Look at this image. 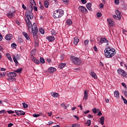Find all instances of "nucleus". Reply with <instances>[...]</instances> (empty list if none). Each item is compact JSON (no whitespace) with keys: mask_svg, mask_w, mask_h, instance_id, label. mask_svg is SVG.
<instances>
[{"mask_svg":"<svg viewBox=\"0 0 127 127\" xmlns=\"http://www.w3.org/2000/svg\"><path fill=\"white\" fill-rule=\"evenodd\" d=\"M96 15H97L98 17H101V16H102V13L97 12Z\"/></svg>","mask_w":127,"mask_h":127,"instance_id":"8fccbe9b","label":"nucleus"},{"mask_svg":"<svg viewBox=\"0 0 127 127\" xmlns=\"http://www.w3.org/2000/svg\"><path fill=\"white\" fill-rule=\"evenodd\" d=\"M51 95L54 98H57L59 96V94L56 92H54L53 93H51Z\"/></svg>","mask_w":127,"mask_h":127,"instance_id":"72a5a7b5","label":"nucleus"},{"mask_svg":"<svg viewBox=\"0 0 127 127\" xmlns=\"http://www.w3.org/2000/svg\"><path fill=\"white\" fill-rule=\"evenodd\" d=\"M3 51V48L2 47L0 46V52H2Z\"/></svg>","mask_w":127,"mask_h":127,"instance_id":"69168bd1","label":"nucleus"},{"mask_svg":"<svg viewBox=\"0 0 127 127\" xmlns=\"http://www.w3.org/2000/svg\"><path fill=\"white\" fill-rule=\"evenodd\" d=\"M100 123L102 125V126L104 125V122H105V117L102 116L101 118H100Z\"/></svg>","mask_w":127,"mask_h":127,"instance_id":"7c9ffc66","label":"nucleus"},{"mask_svg":"<svg viewBox=\"0 0 127 127\" xmlns=\"http://www.w3.org/2000/svg\"><path fill=\"white\" fill-rule=\"evenodd\" d=\"M35 42V47H38L39 46V39H34Z\"/></svg>","mask_w":127,"mask_h":127,"instance_id":"aec40b11","label":"nucleus"},{"mask_svg":"<svg viewBox=\"0 0 127 127\" xmlns=\"http://www.w3.org/2000/svg\"><path fill=\"white\" fill-rule=\"evenodd\" d=\"M38 32V29H35L32 31V33H33L34 39H38V35H37Z\"/></svg>","mask_w":127,"mask_h":127,"instance_id":"6e6552de","label":"nucleus"},{"mask_svg":"<svg viewBox=\"0 0 127 127\" xmlns=\"http://www.w3.org/2000/svg\"><path fill=\"white\" fill-rule=\"evenodd\" d=\"M73 117H74V118H75V119H76L77 120V121H79V117H78V116H77L76 115H74Z\"/></svg>","mask_w":127,"mask_h":127,"instance_id":"e2e57ef3","label":"nucleus"},{"mask_svg":"<svg viewBox=\"0 0 127 127\" xmlns=\"http://www.w3.org/2000/svg\"><path fill=\"white\" fill-rule=\"evenodd\" d=\"M26 22L28 28H31V26H32V24H31V22H30V20H26Z\"/></svg>","mask_w":127,"mask_h":127,"instance_id":"4be33fe9","label":"nucleus"},{"mask_svg":"<svg viewBox=\"0 0 127 127\" xmlns=\"http://www.w3.org/2000/svg\"><path fill=\"white\" fill-rule=\"evenodd\" d=\"M122 99L124 101V104H126V105H127V100L126 99V98H124V96H122Z\"/></svg>","mask_w":127,"mask_h":127,"instance_id":"4c0bfd02","label":"nucleus"},{"mask_svg":"<svg viewBox=\"0 0 127 127\" xmlns=\"http://www.w3.org/2000/svg\"><path fill=\"white\" fill-rule=\"evenodd\" d=\"M104 54L107 58H112L113 56L116 55V50L113 48L108 47L104 50Z\"/></svg>","mask_w":127,"mask_h":127,"instance_id":"f257e3e1","label":"nucleus"},{"mask_svg":"<svg viewBox=\"0 0 127 127\" xmlns=\"http://www.w3.org/2000/svg\"><path fill=\"white\" fill-rule=\"evenodd\" d=\"M22 105L24 109H26L27 108H28V105L26 104L25 103H23Z\"/></svg>","mask_w":127,"mask_h":127,"instance_id":"37998d69","label":"nucleus"},{"mask_svg":"<svg viewBox=\"0 0 127 127\" xmlns=\"http://www.w3.org/2000/svg\"><path fill=\"white\" fill-rule=\"evenodd\" d=\"M15 113L16 114L17 116H24V115H25V112L22 111V110H15Z\"/></svg>","mask_w":127,"mask_h":127,"instance_id":"9b49d317","label":"nucleus"},{"mask_svg":"<svg viewBox=\"0 0 127 127\" xmlns=\"http://www.w3.org/2000/svg\"><path fill=\"white\" fill-rule=\"evenodd\" d=\"M13 126V124L12 123H9L8 124V127H11Z\"/></svg>","mask_w":127,"mask_h":127,"instance_id":"bf43d9fd","label":"nucleus"},{"mask_svg":"<svg viewBox=\"0 0 127 127\" xmlns=\"http://www.w3.org/2000/svg\"><path fill=\"white\" fill-rule=\"evenodd\" d=\"M100 110L97 109L96 108H94L92 109V111L94 113V114H97L98 112H99Z\"/></svg>","mask_w":127,"mask_h":127,"instance_id":"c9c22d12","label":"nucleus"},{"mask_svg":"<svg viewBox=\"0 0 127 127\" xmlns=\"http://www.w3.org/2000/svg\"><path fill=\"white\" fill-rule=\"evenodd\" d=\"M64 15V11L62 9H58L54 12L53 17L54 18H60Z\"/></svg>","mask_w":127,"mask_h":127,"instance_id":"f03ea898","label":"nucleus"},{"mask_svg":"<svg viewBox=\"0 0 127 127\" xmlns=\"http://www.w3.org/2000/svg\"><path fill=\"white\" fill-rule=\"evenodd\" d=\"M15 15V13L14 12H9L7 14V16L8 17V18H12L13 16Z\"/></svg>","mask_w":127,"mask_h":127,"instance_id":"2eb2a0df","label":"nucleus"},{"mask_svg":"<svg viewBox=\"0 0 127 127\" xmlns=\"http://www.w3.org/2000/svg\"><path fill=\"white\" fill-rule=\"evenodd\" d=\"M40 61L41 63H45V61L43 58H40Z\"/></svg>","mask_w":127,"mask_h":127,"instance_id":"c03bdc74","label":"nucleus"},{"mask_svg":"<svg viewBox=\"0 0 127 127\" xmlns=\"http://www.w3.org/2000/svg\"><path fill=\"white\" fill-rule=\"evenodd\" d=\"M7 113H8V114H14V111H12V110H8V111H7Z\"/></svg>","mask_w":127,"mask_h":127,"instance_id":"de8ad7c7","label":"nucleus"},{"mask_svg":"<svg viewBox=\"0 0 127 127\" xmlns=\"http://www.w3.org/2000/svg\"><path fill=\"white\" fill-rule=\"evenodd\" d=\"M89 113H90V111L87 110L86 111H84L83 112V113L84 114V115H87V114H89Z\"/></svg>","mask_w":127,"mask_h":127,"instance_id":"052dcab7","label":"nucleus"},{"mask_svg":"<svg viewBox=\"0 0 127 127\" xmlns=\"http://www.w3.org/2000/svg\"><path fill=\"white\" fill-rule=\"evenodd\" d=\"M65 66H66V64L62 63V64H59V65L58 66V68H59V69H63V68L64 67H65Z\"/></svg>","mask_w":127,"mask_h":127,"instance_id":"a878e982","label":"nucleus"},{"mask_svg":"<svg viewBox=\"0 0 127 127\" xmlns=\"http://www.w3.org/2000/svg\"><path fill=\"white\" fill-rule=\"evenodd\" d=\"M66 23L67 25H71L73 23V22H72V20L70 19H67L66 21Z\"/></svg>","mask_w":127,"mask_h":127,"instance_id":"c756f323","label":"nucleus"},{"mask_svg":"<svg viewBox=\"0 0 127 127\" xmlns=\"http://www.w3.org/2000/svg\"><path fill=\"white\" fill-rule=\"evenodd\" d=\"M122 85L124 88H125V89H127V85L126 84V83H122Z\"/></svg>","mask_w":127,"mask_h":127,"instance_id":"4d7b16f0","label":"nucleus"},{"mask_svg":"<svg viewBox=\"0 0 127 127\" xmlns=\"http://www.w3.org/2000/svg\"><path fill=\"white\" fill-rule=\"evenodd\" d=\"M116 14L117 15H113V18H114L115 19H121L122 18V13L119 11V10H116Z\"/></svg>","mask_w":127,"mask_h":127,"instance_id":"39448f33","label":"nucleus"},{"mask_svg":"<svg viewBox=\"0 0 127 127\" xmlns=\"http://www.w3.org/2000/svg\"><path fill=\"white\" fill-rule=\"evenodd\" d=\"M70 60L75 64V65H77L79 66L81 65V60L78 58H76L74 56H71L70 57Z\"/></svg>","mask_w":127,"mask_h":127,"instance_id":"7ed1b4c3","label":"nucleus"},{"mask_svg":"<svg viewBox=\"0 0 127 127\" xmlns=\"http://www.w3.org/2000/svg\"><path fill=\"white\" fill-rule=\"evenodd\" d=\"M88 118H89V119H93V116H91V115L89 114Z\"/></svg>","mask_w":127,"mask_h":127,"instance_id":"338daca9","label":"nucleus"},{"mask_svg":"<svg viewBox=\"0 0 127 127\" xmlns=\"http://www.w3.org/2000/svg\"><path fill=\"white\" fill-rule=\"evenodd\" d=\"M79 11L83 12V13H87L88 12V10L85 7L83 6H79L78 7Z\"/></svg>","mask_w":127,"mask_h":127,"instance_id":"1a4fd4ad","label":"nucleus"},{"mask_svg":"<svg viewBox=\"0 0 127 127\" xmlns=\"http://www.w3.org/2000/svg\"><path fill=\"white\" fill-rule=\"evenodd\" d=\"M78 43H79V38H78V37H77L74 38V40H73L74 44L75 45H77V44H78Z\"/></svg>","mask_w":127,"mask_h":127,"instance_id":"b1692460","label":"nucleus"},{"mask_svg":"<svg viewBox=\"0 0 127 127\" xmlns=\"http://www.w3.org/2000/svg\"><path fill=\"white\" fill-rule=\"evenodd\" d=\"M5 39L6 40H11L12 39V35L8 34L5 36Z\"/></svg>","mask_w":127,"mask_h":127,"instance_id":"a211bd4d","label":"nucleus"},{"mask_svg":"<svg viewBox=\"0 0 127 127\" xmlns=\"http://www.w3.org/2000/svg\"><path fill=\"white\" fill-rule=\"evenodd\" d=\"M22 8H23V9H24L25 10H26V7L25 6V5H24V4H23L22 5Z\"/></svg>","mask_w":127,"mask_h":127,"instance_id":"13d9d810","label":"nucleus"},{"mask_svg":"<svg viewBox=\"0 0 127 127\" xmlns=\"http://www.w3.org/2000/svg\"><path fill=\"white\" fill-rule=\"evenodd\" d=\"M117 72L119 75H121L123 77H127V72L122 68H119L117 69Z\"/></svg>","mask_w":127,"mask_h":127,"instance_id":"423d86ee","label":"nucleus"},{"mask_svg":"<svg viewBox=\"0 0 127 127\" xmlns=\"http://www.w3.org/2000/svg\"><path fill=\"white\" fill-rule=\"evenodd\" d=\"M72 127H80V124L78 123H76L75 124H72L71 125Z\"/></svg>","mask_w":127,"mask_h":127,"instance_id":"58836bf2","label":"nucleus"},{"mask_svg":"<svg viewBox=\"0 0 127 127\" xmlns=\"http://www.w3.org/2000/svg\"><path fill=\"white\" fill-rule=\"evenodd\" d=\"M114 97L116 99H120V92L118 90H116L114 92Z\"/></svg>","mask_w":127,"mask_h":127,"instance_id":"4468645a","label":"nucleus"},{"mask_svg":"<svg viewBox=\"0 0 127 127\" xmlns=\"http://www.w3.org/2000/svg\"><path fill=\"white\" fill-rule=\"evenodd\" d=\"M25 16H26L27 20L33 19V13L31 12V11L30 10H27L25 12Z\"/></svg>","mask_w":127,"mask_h":127,"instance_id":"20e7f679","label":"nucleus"},{"mask_svg":"<svg viewBox=\"0 0 127 127\" xmlns=\"http://www.w3.org/2000/svg\"><path fill=\"white\" fill-rule=\"evenodd\" d=\"M90 41H89V40H86L84 41V44L85 45V46H87V45H88V44H89V42Z\"/></svg>","mask_w":127,"mask_h":127,"instance_id":"a18cd8bd","label":"nucleus"},{"mask_svg":"<svg viewBox=\"0 0 127 127\" xmlns=\"http://www.w3.org/2000/svg\"><path fill=\"white\" fill-rule=\"evenodd\" d=\"M99 6L100 7V8H103L104 7V4L100 3Z\"/></svg>","mask_w":127,"mask_h":127,"instance_id":"680f3d73","label":"nucleus"},{"mask_svg":"<svg viewBox=\"0 0 127 127\" xmlns=\"http://www.w3.org/2000/svg\"><path fill=\"white\" fill-rule=\"evenodd\" d=\"M33 8L34 10H35V11H37V7L34 6Z\"/></svg>","mask_w":127,"mask_h":127,"instance_id":"0e129e2a","label":"nucleus"},{"mask_svg":"<svg viewBox=\"0 0 127 127\" xmlns=\"http://www.w3.org/2000/svg\"><path fill=\"white\" fill-rule=\"evenodd\" d=\"M6 57H7V59L10 62H12V59H11V56L8 53L6 54Z\"/></svg>","mask_w":127,"mask_h":127,"instance_id":"bb28decb","label":"nucleus"},{"mask_svg":"<svg viewBox=\"0 0 127 127\" xmlns=\"http://www.w3.org/2000/svg\"><path fill=\"white\" fill-rule=\"evenodd\" d=\"M107 21L110 26H113L114 25V22L111 19H107Z\"/></svg>","mask_w":127,"mask_h":127,"instance_id":"c85d7f7f","label":"nucleus"},{"mask_svg":"<svg viewBox=\"0 0 127 127\" xmlns=\"http://www.w3.org/2000/svg\"><path fill=\"white\" fill-rule=\"evenodd\" d=\"M39 31L41 34H44L45 31L44 29H43V28H40L39 29Z\"/></svg>","mask_w":127,"mask_h":127,"instance_id":"79ce46f5","label":"nucleus"},{"mask_svg":"<svg viewBox=\"0 0 127 127\" xmlns=\"http://www.w3.org/2000/svg\"><path fill=\"white\" fill-rule=\"evenodd\" d=\"M18 43H22L23 42V40L21 38H18Z\"/></svg>","mask_w":127,"mask_h":127,"instance_id":"ea45409f","label":"nucleus"},{"mask_svg":"<svg viewBox=\"0 0 127 127\" xmlns=\"http://www.w3.org/2000/svg\"><path fill=\"white\" fill-rule=\"evenodd\" d=\"M33 116L34 118H38V117H40V114H34L33 115Z\"/></svg>","mask_w":127,"mask_h":127,"instance_id":"09e8293b","label":"nucleus"},{"mask_svg":"<svg viewBox=\"0 0 127 127\" xmlns=\"http://www.w3.org/2000/svg\"><path fill=\"white\" fill-rule=\"evenodd\" d=\"M11 48H16V44H15V43H12L11 45Z\"/></svg>","mask_w":127,"mask_h":127,"instance_id":"49530a36","label":"nucleus"},{"mask_svg":"<svg viewBox=\"0 0 127 127\" xmlns=\"http://www.w3.org/2000/svg\"><path fill=\"white\" fill-rule=\"evenodd\" d=\"M115 3H116V4H119V3H120V0H115Z\"/></svg>","mask_w":127,"mask_h":127,"instance_id":"5fc2aeb1","label":"nucleus"},{"mask_svg":"<svg viewBox=\"0 0 127 127\" xmlns=\"http://www.w3.org/2000/svg\"><path fill=\"white\" fill-rule=\"evenodd\" d=\"M88 91L84 90L83 100L87 101L88 100Z\"/></svg>","mask_w":127,"mask_h":127,"instance_id":"f3484780","label":"nucleus"},{"mask_svg":"<svg viewBox=\"0 0 127 127\" xmlns=\"http://www.w3.org/2000/svg\"><path fill=\"white\" fill-rule=\"evenodd\" d=\"M55 39V37L53 36H49L46 37V40L49 41V42H53V41H54Z\"/></svg>","mask_w":127,"mask_h":127,"instance_id":"9d476101","label":"nucleus"},{"mask_svg":"<svg viewBox=\"0 0 127 127\" xmlns=\"http://www.w3.org/2000/svg\"><path fill=\"white\" fill-rule=\"evenodd\" d=\"M31 59L34 63H36V64H39L40 63L39 60L35 58L34 57H32Z\"/></svg>","mask_w":127,"mask_h":127,"instance_id":"dca6fc26","label":"nucleus"},{"mask_svg":"<svg viewBox=\"0 0 127 127\" xmlns=\"http://www.w3.org/2000/svg\"><path fill=\"white\" fill-rule=\"evenodd\" d=\"M91 120H88L86 122V123H85L86 125H87V127H90L91 126Z\"/></svg>","mask_w":127,"mask_h":127,"instance_id":"e433bc0d","label":"nucleus"},{"mask_svg":"<svg viewBox=\"0 0 127 127\" xmlns=\"http://www.w3.org/2000/svg\"><path fill=\"white\" fill-rule=\"evenodd\" d=\"M51 33L52 35H56L57 34V33H56V31L54 30H51Z\"/></svg>","mask_w":127,"mask_h":127,"instance_id":"a19ab883","label":"nucleus"},{"mask_svg":"<svg viewBox=\"0 0 127 127\" xmlns=\"http://www.w3.org/2000/svg\"><path fill=\"white\" fill-rule=\"evenodd\" d=\"M13 60L14 62L15 63V65L17 66V65H18V62L16 60V58H15V57L14 56H13Z\"/></svg>","mask_w":127,"mask_h":127,"instance_id":"473e14b6","label":"nucleus"},{"mask_svg":"<svg viewBox=\"0 0 127 127\" xmlns=\"http://www.w3.org/2000/svg\"><path fill=\"white\" fill-rule=\"evenodd\" d=\"M16 80L15 78L11 77V82H15Z\"/></svg>","mask_w":127,"mask_h":127,"instance_id":"6e6d98bb","label":"nucleus"},{"mask_svg":"<svg viewBox=\"0 0 127 127\" xmlns=\"http://www.w3.org/2000/svg\"><path fill=\"white\" fill-rule=\"evenodd\" d=\"M3 113H6V111H5V110H2L1 111H0V114L1 115V114H3Z\"/></svg>","mask_w":127,"mask_h":127,"instance_id":"603ef678","label":"nucleus"},{"mask_svg":"<svg viewBox=\"0 0 127 127\" xmlns=\"http://www.w3.org/2000/svg\"><path fill=\"white\" fill-rule=\"evenodd\" d=\"M44 4L45 7H46L47 8H48V6L49 5V2L48 1H45Z\"/></svg>","mask_w":127,"mask_h":127,"instance_id":"f704fd0d","label":"nucleus"},{"mask_svg":"<svg viewBox=\"0 0 127 127\" xmlns=\"http://www.w3.org/2000/svg\"><path fill=\"white\" fill-rule=\"evenodd\" d=\"M100 43H108L109 41L106 38H102L100 39Z\"/></svg>","mask_w":127,"mask_h":127,"instance_id":"6ab92c4d","label":"nucleus"},{"mask_svg":"<svg viewBox=\"0 0 127 127\" xmlns=\"http://www.w3.org/2000/svg\"><path fill=\"white\" fill-rule=\"evenodd\" d=\"M22 71V68H20L17 69H15L14 70V72H15V73H21Z\"/></svg>","mask_w":127,"mask_h":127,"instance_id":"2f4dec72","label":"nucleus"},{"mask_svg":"<svg viewBox=\"0 0 127 127\" xmlns=\"http://www.w3.org/2000/svg\"><path fill=\"white\" fill-rule=\"evenodd\" d=\"M90 76H91L92 78H94V79H97V74L93 71L90 72Z\"/></svg>","mask_w":127,"mask_h":127,"instance_id":"393cba45","label":"nucleus"},{"mask_svg":"<svg viewBox=\"0 0 127 127\" xmlns=\"http://www.w3.org/2000/svg\"><path fill=\"white\" fill-rule=\"evenodd\" d=\"M56 71V68L54 67H49L48 69L49 73H53V72H55Z\"/></svg>","mask_w":127,"mask_h":127,"instance_id":"5701e85b","label":"nucleus"},{"mask_svg":"<svg viewBox=\"0 0 127 127\" xmlns=\"http://www.w3.org/2000/svg\"><path fill=\"white\" fill-rule=\"evenodd\" d=\"M32 27V31H33V30H35V29H37V26L36 25V24L35 23H34L33 25L31 26Z\"/></svg>","mask_w":127,"mask_h":127,"instance_id":"cd10ccee","label":"nucleus"},{"mask_svg":"<svg viewBox=\"0 0 127 127\" xmlns=\"http://www.w3.org/2000/svg\"><path fill=\"white\" fill-rule=\"evenodd\" d=\"M22 34L23 35V36L25 37V38H26V39L27 40H30V37H29V35H28V34H27V33L25 32H22Z\"/></svg>","mask_w":127,"mask_h":127,"instance_id":"f8f14e48","label":"nucleus"},{"mask_svg":"<svg viewBox=\"0 0 127 127\" xmlns=\"http://www.w3.org/2000/svg\"><path fill=\"white\" fill-rule=\"evenodd\" d=\"M7 75L8 77H16V73H15V72H9V73H7Z\"/></svg>","mask_w":127,"mask_h":127,"instance_id":"ddd939ff","label":"nucleus"},{"mask_svg":"<svg viewBox=\"0 0 127 127\" xmlns=\"http://www.w3.org/2000/svg\"><path fill=\"white\" fill-rule=\"evenodd\" d=\"M81 1L83 4H85V3H87V0H81Z\"/></svg>","mask_w":127,"mask_h":127,"instance_id":"864d4df0","label":"nucleus"},{"mask_svg":"<svg viewBox=\"0 0 127 127\" xmlns=\"http://www.w3.org/2000/svg\"><path fill=\"white\" fill-rule=\"evenodd\" d=\"M47 62H48L49 63H51V60L50 59H47Z\"/></svg>","mask_w":127,"mask_h":127,"instance_id":"774afa93","label":"nucleus"},{"mask_svg":"<svg viewBox=\"0 0 127 127\" xmlns=\"http://www.w3.org/2000/svg\"><path fill=\"white\" fill-rule=\"evenodd\" d=\"M29 1L30 4V7L29 8V10L32 11V10H33V6L36 5V3L34 0H29Z\"/></svg>","mask_w":127,"mask_h":127,"instance_id":"0eeeda50","label":"nucleus"},{"mask_svg":"<svg viewBox=\"0 0 127 127\" xmlns=\"http://www.w3.org/2000/svg\"><path fill=\"white\" fill-rule=\"evenodd\" d=\"M61 107H63V108H64V109H67V107H66V105H65L64 103H62L61 105Z\"/></svg>","mask_w":127,"mask_h":127,"instance_id":"3c124183","label":"nucleus"},{"mask_svg":"<svg viewBox=\"0 0 127 127\" xmlns=\"http://www.w3.org/2000/svg\"><path fill=\"white\" fill-rule=\"evenodd\" d=\"M92 3H87L86 4V7L87 8V9H88V10H90V11H92Z\"/></svg>","mask_w":127,"mask_h":127,"instance_id":"412c9836","label":"nucleus"}]
</instances>
